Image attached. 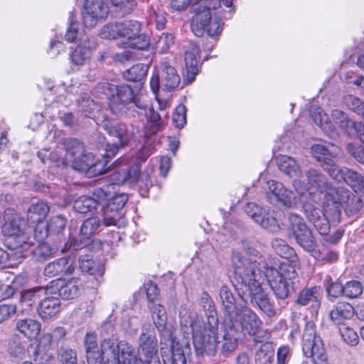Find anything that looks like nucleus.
Returning a JSON list of instances; mask_svg holds the SVG:
<instances>
[{"instance_id":"1","label":"nucleus","mask_w":364,"mask_h":364,"mask_svg":"<svg viewBox=\"0 0 364 364\" xmlns=\"http://www.w3.org/2000/svg\"><path fill=\"white\" fill-rule=\"evenodd\" d=\"M247 251L253 258H245L240 252H233L232 263L235 268L236 284H234L241 296H248L250 304L257 307L268 317H272L276 311L268 295L263 291L262 283L265 278L277 299H286L296 291L297 273L295 268L282 263L278 268L267 267L264 272L259 269L257 259L259 252L247 247Z\"/></svg>"},{"instance_id":"2","label":"nucleus","mask_w":364,"mask_h":364,"mask_svg":"<svg viewBox=\"0 0 364 364\" xmlns=\"http://www.w3.org/2000/svg\"><path fill=\"white\" fill-rule=\"evenodd\" d=\"M199 305L205 314L206 321L183 309L179 314L181 330L184 337L191 336L197 356L214 355L219 325L217 311L210 296L205 291L200 294Z\"/></svg>"},{"instance_id":"3","label":"nucleus","mask_w":364,"mask_h":364,"mask_svg":"<svg viewBox=\"0 0 364 364\" xmlns=\"http://www.w3.org/2000/svg\"><path fill=\"white\" fill-rule=\"evenodd\" d=\"M306 185L304 188L301 187V181L295 179L294 186L300 193L306 188L309 191L310 194H318V197L314 196V201L318 203L323 200L322 203H326V210L328 213L334 215L338 214V202L341 201L337 190L330 183L326 177L319 171L310 168L305 172Z\"/></svg>"},{"instance_id":"4","label":"nucleus","mask_w":364,"mask_h":364,"mask_svg":"<svg viewBox=\"0 0 364 364\" xmlns=\"http://www.w3.org/2000/svg\"><path fill=\"white\" fill-rule=\"evenodd\" d=\"M27 222L18 215L8 218L2 226V232L10 237V245L14 250L28 252L34 245L33 238L29 235Z\"/></svg>"},{"instance_id":"5","label":"nucleus","mask_w":364,"mask_h":364,"mask_svg":"<svg viewBox=\"0 0 364 364\" xmlns=\"http://www.w3.org/2000/svg\"><path fill=\"white\" fill-rule=\"evenodd\" d=\"M224 319L240 336H254L262 325L259 317L250 307L240 306V309L230 317Z\"/></svg>"},{"instance_id":"6","label":"nucleus","mask_w":364,"mask_h":364,"mask_svg":"<svg viewBox=\"0 0 364 364\" xmlns=\"http://www.w3.org/2000/svg\"><path fill=\"white\" fill-rule=\"evenodd\" d=\"M302 350L306 357L312 358L314 364H328L322 340L316 335V325L307 322L302 336Z\"/></svg>"},{"instance_id":"7","label":"nucleus","mask_w":364,"mask_h":364,"mask_svg":"<svg viewBox=\"0 0 364 364\" xmlns=\"http://www.w3.org/2000/svg\"><path fill=\"white\" fill-rule=\"evenodd\" d=\"M141 86L142 83H137L134 88L127 84L117 85L115 94L109 99V108L111 112L119 117L125 115Z\"/></svg>"},{"instance_id":"8","label":"nucleus","mask_w":364,"mask_h":364,"mask_svg":"<svg viewBox=\"0 0 364 364\" xmlns=\"http://www.w3.org/2000/svg\"><path fill=\"white\" fill-rule=\"evenodd\" d=\"M181 82L175 68L168 63H164L160 65L157 75L150 80V87L155 94L161 89L163 91H172L176 89Z\"/></svg>"},{"instance_id":"9","label":"nucleus","mask_w":364,"mask_h":364,"mask_svg":"<svg viewBox=\"0 0 364 364\" xmlns=\"http://www.w3.org/2000/svg\"><path fill=\"white\" fill-rule=\"evenodd\" d=\"M289 222V230L299 245L308 252L314 251L316 242L304 219L297 214L290 213Z\"/></svg>"},{"instance_id":"10","label":"nucleus","mask_w":364,"mask_h":364,"mask_svg":"<svg viewBox=\"0 0 364 364\" xmlns=\"http://www.w3.org/2000/svg\"><path fill=\"white\" fill-rule=\"evenodd\" d=\"M341 203V200L338 202V214L336 216L326 211V203H322L323 207V211L318 208H315L311 204H306L304 205L306 216L321 235H326L329 232V218L336 220L339 218L340 206Z\"/></svg>"},{"instance_id":"11","label":"nucleus","mask_w":364,"mask_h":364,"mask_svg":"<svg viewBox=\"0 0 364 364\" xmlns=\"http://www.w3.org/2000/svg\"><path fill=\"white\" fill-rule=\"evenodd\" d=\"M105 203L101 205V214L105 226L117 225L122 218V210L128 200L126 193H118L108 200L106 194Z\"/></svg>"},{"instance_id":"12","label":"nucleus","mask_w":364,"mask_h":364,"mask_svg":"<svg viewBox=\"0 0 364 364\" xmlns=\"http://www.w3.org/2000/svg\"><path fill=\"white\" fill-rule=\"evenodd\" d=\"M140 23L136 21L113 22L103 26L100 36L102 38L114 39L118 37L133 38L140 33Z\"/></svg>"},{"instance_id":"13","label":"nucleus","mask_w":364,"mask_h":364,"mask_svg":"<svg viewBox=\"0 0 364 364\" xmlns=\"http://www.w3.org/2000/svg\"><path fill=\"white\" fill-rule=\"evenodd\" d=\"M215 4H208V0H200L192 6L193 12L195 14L191 21V28L196 36L200 37L203 35L211 18L210 9H215Z\"/></svg>"},{"instance_id":"14","label":"nucleus","mask_w":364,"mask_h":364,"mask_svg":"<svg viewBox=\"0 0 364 364\" xmlns=\"http://www.w3.org/2000/svg\"><path fill=\"white\" fill-rule=\"evenodd\" d=\"M106 191L102 188H96L92 196H82L77 198L73 204L74 210L82 214L97 212L101 214V205L104 204Z\"/></svg>"},{"instance_id":"15","label":"nucleus","mask_w":364,"mask_h":364,"mask_svg":"<svg viewBox=\"0 0 364 364\" xmlns=\"http://www.w3.org/2000/svg\"><path fill=\"white\" fill-rule=\"evenodd\" d=\"M266 198L272 204L282 203L284 206L290 208L295 204L294 193L287 188L282 183L274 180L267 181Z\"/></svg>"},{"instance_id":"16","label":"nucleus","mask_w":364,"mask_h":364,"mask_svg":"<svg viewBox=\"0 0 364 364\" xmlns=\"http://www.w3.org/2000/svg\"><path fill=\"white\" fill-rule=\"evenodd\" d=\"M139 356L142 360H148L157 356V340L150 323L144 324L139 338Z\"/></svg>"},{"instance_id":"17","label":"nucleus","mask_w":364,"mask_h":364,"mask_svg":"<svg viewBox=\"0 0 364 364\" xmlns=\"http://www.w3.org/2000/svg\"><path fill=\"white\" fill-rule=\"evenodd\" d=\"M124 343L125 341H118L114 338L102 340L97 364H119L122 344Z\"/></svg>"},{"instance_id":"18","label":"nucleus","mask_w":364,"mask_h":364,"mask_svg":"<svg viewBox=\"0 0 364 364\" xmlns=\"http://www.w3.org/2000/svg\"><path fill=\"white\" fill-rule=\"evenodd\" d=\"M108 14V6L102 0H85L82 14L83 23L87 28H92L99 19L106 18Z\"/></svg>"},{"instance_id":"19","label":"nucleus","mask_w":364,"mask_h":364,"mask_svg":"<svg viewBox=\"0 0 364 364\" xmlns=\"http://www.w3.org/2000/svg\"><path fill=\"white\" fill-rule=\"evenodd\" d=\"M222 332L223 336L220 341L218 340V333H217L216 348L219 345L220 354L224 357H228L237 349L238 341L242 336L225 319L223 323Z\"/></svg>"},{"instance_id":"20","label":"nucleus","mask_w":364,"mask_h":364,"mask_svg":"<svg viewBox=\"0 0 364 364\" xmlns=\"http://www.w3.org/2000/svg\"><path fill=\"white\" fill-rule=\"evenodd\" d=\"M246 214L258 223L262 228L272 232L279 229L277 221L264 208L254 203H249L245 208Z\"/></svg>"},{"instance_id":"21","label":"nucleus","mask_w":364,"mask_h":364,"mask_svg":"<svg viewBox=\"0 0 364 364\" xmlns=\"http://www.w3.org/2000/svg\"><path fill=\"white\" fill-rule=\"evenodd\" d=\"M335 124L338 125L348 135L356 134L360 141L364 144V125L350 119L346 114L339 109H334L331 114Z\"/></svg>"},{"instance_id":"22","label":"nucleus","mask_w":364,"mask_h":364,"mask_svg":"<svg viewBox=\"0 0 364 364\" xmlns=\"http://www.w3.org/2000/svg\"><path fill=\"white\" fill-rule=\"evenodd\" d=\"M191 348L188 342L183 343L173 341L172 346L167 352L162 353V359L164 364H186V357Z\"/></svg>"},{"instance_id":"23","label":"nucleus","mask_w":364,"mask_h":364,"mask_svg":"<svg viewBox=\"0 0 364 364\" xmlns=\"http://www.w3.org/2000/svg\"><path fill=\"white\" fill-rule=\"evenodd\" d=\"M100 226L101 220L99 218L92 217L86 219L82 223L80 230V242H75L73 245L74 249L89 248L90 237L98 232Z\"/></svg>"},{"instance_id":"24","label":"nucleus","mask_w":364,"mask_h":364,"mask_svg":"<svg viewBox=\"0 0 364 364\" xmlns=\"http://www.w3.org/2000/svg\"><path fill=\"white\" fill-rule=\"evenodd\" d=\"M48 287H39L26 290L21 293L17 309L22 314H28L39 299L47 293Z\"/></svg>"},{"instance_id":"25","label":"nucleus","mask_w":364,"mask_h":364,"mask_svg":"<svg viewBox=\"0 0 364 364\" xmlns=\"http://www.w3.org/2000/svg\"><path fill=\"white\" fill-rule=\"evenodd\" d=\"M74 270L73 261L62 257L47 264L44 268V275L48 277H62L72 274Z\"/></svg>"},{"instance_id":"26","label":"nucleus","mask_w":364,"mask_h":364,"mask_svg":"<svg viewBox=\"0 0 364 364\" xmlns=\"http://www.w3.org/2000/svg\"><path fill=\"white\" fill-rule=\"evenodd\" d=\"M74 169L92 173L95 175L102 174L104 169L102 163L95 159L92 153H85L84 151L82 156L75 159L71 164Z\"/></svg>"},{"instance_id":"27","label":"nucleus","mask_w":364,"mask_h":364,"mask_svg":"<svg viewBox=\"0 0 364 364\" xmlns=\"http://www.w3.org/2000/svg\"><path fill=\"white\" fill-rule=\"evenodd\" d=\"M95 48L96 43L93 40L89 38L81 40L77 46L70 53L71 62L76 65H83Z\"/></svg>"},{"instance_id":"28","label":"nucleus","mask_w":364,"mask_h":364,"mask_svg":"<svg viewBox=\"0 0 364 364\" xmlns=\"http://www.w3.org/2000/svg\"><path fill=\"white\" fill-rule=\"evenodd\" d=\"M354 314L353 306L348 302H338L329 311L331 321L336 326H345Z\"/></svg>"},{"instance_id":"29","label":"nucleus","mask_w":364,"mask_h":364,"mask_svg":"<svg viewBox=\"0 0 364 364\" xmlns=\"http://www.w3.org/2000/svg\"><path fill=\"white\" fill-rule=\"evenodd\" d=\"M83 348L87 364H97L100 351L97 342V336L95 332H88L83 339Z\"/></svg>"},{"instance_id":"30","label":"nucleus","mask_w":364,"mask_h":364,"mask_svg":"<svg viewBox=\"0 0 364 364\" xmlns=\"http://www.w3.org/2000/svg\"><path fill=\"white\" fill-rule=\"evenodd\" d=\"M200 53L198 46L196 43H191V49L185 52V65L186 70V80L191 83L198 73V62L196 55Z\"/></svg>"},{"instance_id":"31","label":"nucleus","mask_w":364,"mask_h":364,"mask_svg":"<svg viewBox=\"0 0 364 364\" xmlns=\"http://www.w3.org/2000/svg\"><path fill=\"white\" fill-rule=\"evenodd\" d=\"M105 129L110 136L118 139L121 147L127 146L131 140L132 135L129 132L126 124L118 122H107L105 124Z\"/></svg>"},{"instance_id":"32","label":"nucleus","mask_w":364,"mask_h":364,"mask_svg":"<svg viewBox=\"0 0 364 364\" xmlns=\"http://www.w3.org/2000/svg\"><path fill=\"white\" fill-rule=\"evenodd\" d=\"M310 114L314 122L320 127L326 135L331 138H334L337 136V132L333 125L328 121V116L320 107H312L310 109Z\"/></svg>"},{"instance_id":"33","label":"nucleus","mask_w":364,"mask_h":364,"mask_svg":"<svg viewBox=\"0 0 364 364\" xmlns=\"http://www.w3.org/2000/svg\"><path fill=\"white\" fill-rule=\"evenodd\" d=\"M219 294L224 310L225 318L231 316L240 306L237 305L232 292L227 286H222L220 287Z\"/></svg>"},{"instance_id":"34","label":"nucleus","mask_w":364,"mask_h":364,"mask_svg":"<svg viewBox=\"0 0 364 364\" xmlns=\"http://www.w3.org/2000/svg\"><path fill=\"white\" fill-rule=\"evenodd\" d=\"M60 301L57 297H46L39 304L38 314L43 319H48L60 311Z\"/></svg>"},{"instance_id":"35","label":"nucleus","mask_w":364,"mask_h":364,"mask_svg":"<svg viewBox=\"0 0 364 364\" xmlns=\"http://www.w3.org/2000/svg\"><path fill=\"white\" fill-rule=\"evenodd\" d=\"M41 323L32 318L20 319L16 324V329L30 339L38 336L41 331Z\"/></svg>"},{"instance_id":"36","label":"nucleus","mask_w":364,"mask_h":364,"mask_svg":"<svg viewBox=\"0 0 364 364\" xmlns=\"http://www.w3.org/2000/svg\"><path fill=\"white\" fill-rule=\"evenodd\" d=\"M277 164L279 169L291 178L298 177L301 175L299 164L294 159L285 155L277 158Z\"/></svg>"},{"instance_id":"37","label":"nucleus","mask_w":364,"mask_h":364,"mask_svg":"<svg viewBox=\"0 0 364 364\" xmlns=\"http://www.w3.org/2000/svg\"><path fill=\"white\" fill-rule=\"evenodd\" d=\"M327 146L323 144H315L311 146V153L316 160L321 164L332 159L337 155V151L332 144Z\"/></svg>"},{"instance_id":"38","label":"nucleus","mask_w":364,"mask_h":364,"mask_svg":"<svg viewBox=\"0 0 364 364\" xmlns=\"http://www.w3.org/2000/svg\"><path fill=\"white\" fill-rule=\"evenodd\" d=\"M63 145L66 152L65 159L68 164H72L85 151L82 144L76 139H67Z\"/></svg>"},{"instance_id":"39","label":"nucleus","mask_w":364,"mask_h":364,"mask_svg":"<svg viewBox=\"0 0 364 364\" xmlns=\"http://www.w3.org/2000/svg\"><path fill=\"white\" fill-rule=\"evenodd\" d=\"M296 304L301 306L311 304L313 307H318L320 301L318 298V292L315 287L304 288L297 295Z\"/></svg>"},{"instance_id":"40","label":"nucleus","mask_w":364,"mask_h":364,"mask_svg":"<svg viewBox=\"0 0 364 364\" xmlns=\"http://www.w3.org/2000/svg\"><path fill=\"white\" fill-rule=\"evenodd\" d=\"M64 281L59 280L56 282L58 294L63 299H73L77 296L79 293V287L75 280H69L65 284Z\"/></svg>"},{"instance_id":"41","label":"nucleus","mask_w":364,"mask_h":364,"mask_svg":"<svg viewBox=\"0 0 364 364\" xmlns=\"http://www.w3.org/2000/svg\"><path fill=\"white\" fill-rule=\"evenodd\" d=\"M149 66L144 63H138L123 73V77L127 81L141 83V81L146 75Z\"/></svg>"},{"instance_id":"42","label":"nucleus","mask_w":364,"mask_h":364,"mask_svg":"<svg viewBox=\"0 0 364 364\" xmlns=\"http://www.w3.org/2000/svg\"><path fill=\"white\" fill-rule=\"evenodd\" d=\"M48 205L43 201L32 204L28 210V217L33 222H41L45 219L49 212Z\"/></svg>"},{"instance_id":"43","label":"nucleus","mask_w":364,"mask_h":364,"mask_svg":"<svg viewBox=\"0 0 364 364\" xmlns=\"http://www.w3.org/2000/svg\"><path fill=\"white\" fill-rule=\"evenodd\" d=\"M149 307L156 328L159 331H163L165 328L167 318L164 307L156 303L151 304Z\"/></svg>"},{"instance_id":"44","label":"nucleus","mask_w":364,"mask_h":364,"mask_svg":"<svg viewBox=\"0 0 364 364\" xmlns=\"http://www.w3.org/2000/svg\"><path fill=\"white\" fill-rule=\"evenodd\" d=\"M274 350L271 343H265L260 346L255 353L256 364H272Z\"/></svg>"},{"instance_id":"45","label":"nucleus","mask_w":364,"mask_h":364,"mask_svg":"<svg viewBox=\"0 0 364 364\" xmlns=\"http://www.w3.org/2000/svg\"><path fill=\"white\" fill-rule=\"evenodd\" d=\"M33 259L43 262L54 255V251L46 242H38V245L31 252Z\"/></svg>"},{"instance_id":"46","label":"nucleus","mask_w":364,"mask_h":364,"mask_svg":"<svg viewBox=\"0 0 364 364\" xmlns=\"http://www.w3.org/2000/svg\"><path fill=\"white\" fill-rule=\"evenodd\" d=\"M119 364H143V360L137 356L134 349L125 342L122 344Z\"/></svg>"},{"instance_id":"47","label":"nucleus","mask_w":364,"mask_h":364,"mask_svg":"<svg viewBox=\"0 0 364 364\" xmlns=\"http://www.w3.org/2000/svg\"><path fill=\"white\" fill-rule=\"evenodd\" d=\"M272 246L275 252L282 257L291 259V261H294V258L296 257L294 249L282 239L274 238L272 241Z\"/></svg>"},{"instance_id":"48","label":"nucleus","mask_w":364,"mask_h":364,"mask_svg":"<svg viewBox=\"0 0 364 364\" xmlns=\"http://www.w3.org/2000/svg\"><path fill=\"white\" fill-rule=\"evenodd\" d=\"M26 342L22 341L19 337L15 336L9 342L8 350L11 357L23 359L26 354Z\"/></svg>"},{"instance_id":"49","label":"nucleus","mask_w":364,"mask_h":364,"mask_svg":"<svg viewBox=\"0 0 364 364\" xmlns=\"http://www.w3.org/2000/svg\"><path fill=\"white\" fill-rule=\"evenodd\" d=\"M79 266L82 272L89 274L101 277L104 274V268L98 263H95L91 259L79 258Z\"/></svg>"},{"instance_id":"50","label":"nucleus","mask_w":364,"mask_h":364,"mask_svg":"<svg viewBox=\"0 0 364 364\" xmlns=\"http://www.w3.org/2000/svg\"><path fill=\"white\" fill-rule=\"evenodd\" d=\"M363 291V286L359 281L351 280L344 284V297L348 299L360 298Z\"/></svg>"},{"instance_id":"51","label":"nucleus","mask_w":364,"mask_h":364,"mask_svg":"<svg viewBox=\"0 0 364 364\" xmlns=\"http://www.w3.org/2000/svg\"><path fill=\"white\" fill-rule=\"evenodd\" d=\"M321 167L328 173L330 176L336 181L341 182L344 178V168H341L335 164L333 159L326 161L325 164H321Z\"/></svg>"},{"instance_id":"52","label":"nucleus","mask_w":364,"mask_h":364,"mask_svg":"<svg viewBox=\"0 0 364 364\" xmlns=\"http://www.w3.org/2000/svg\"><path fill=\"white\" fill-rule=\"evenodd\" d=\"M343 102L353 112L362 116L364 119V102L353 95H347L343 97Z\"/></svg>"},{"instance_id":"53","label":"nucleus","mask_w":364,"mask_h":364,"mask_svg":"<svg viewBox=\"0 0 364 364\" xmlns=\"http://www.w3.org/2000/svg\"><path fill=\"white\" fill-rule=\"evenodd\" d=\"M77 102L79 111L83 113L86 117H90L97 108V105L90 99L87 94L81 95Z\"/></svg>"},{"instance_id":"54","label":"nucleus","mask_w":364,"mask_h":364,"mask_svg":"<svg viewBox=\"0 0 364 364\" xmlns=\"http://www.w3.org/2000/svg\"><path fill=\"white\" fill-rule=\"evenodd\" d=\"M343 181L354 188L359 189L364 180V177L358 172L348 168H344Z\"/></svg>"},{"instance_id":"55","label":"nucleus","mask_w":364,"mask_h":364,"mask_svg":"<svg viewBox=\"0 0 364 364\" xmlns=\"http://www.w3.org/2000/svg\"><path fill=\"white\" fill-rule=\"evenodd\" d=\"M340 334L346 343L351 346H355L359 342L357 333L351 328L343 326L339 328Z\"/></svg>"},{"instance_id":"56","label":"nucleus","mask_w":364,"mask_h":364,"mask_svg":"<svg viewBox=\"0 0 364 364\" xmlns=\"http://www.w3.org/2000/svg\"><path fill=\"white\" fill-rule=\"evenodd\" d=\"M58 357L62 364H77V353L71 348H60L58 350Z\"/></svg>"},{"instance_id":"57","label":"nucleus","mask_w":364,"mask_h":364,"mask_svg":"<svg viewBox=\"0 0 364 364\" xmlns=\"http://www.w3.org/2000/svg\"><path fill=\"white\" fill-rule=\"evenodd\" d=\"M149 123L150 124V133L149 134H156L161 129V118L158 112H156L152 107L149 109L147 113Z\"/></svg>"},{"instance_id":"58","label":"nucleus","mask_w":364,"mask_h":364,"mask_svg":"<svg viewBox=\"0 0 364 364\" xmlns=\"http://www.w3.org/2000/svg\"><path fill=\"white\" fill-rule=\"evenodd\" d=\"M173 122L177 128L181 129L186 124V108L179 105L173 114Z\"/></svg>"},{"instance_id":"59","label":"nucleus","mask_w":364,"mask_h":364,"mask_svg":"<svg viewBox=\"0 0 364 364\" xmlns=\"http://www.w3.org/2000/svg\"><path fill=\"white\" fill-rule=\"evenodd\" d=\"M326 290L328 297L337 299L340 296L344 297V285L338 282H331L326 287Z\"/></svg>"},{"instance_id":"60","label":"nucleus","mask_w":364,"mask_h":364,"mask_svg":"<svg viewBox=\"0 0 364 364\" xmlns=\"http://www.w3.org/2000/svg\"><path fill=\"white\" fill-rule=\"evenodd\" d=\"M66 225V220L61 215H56L50 220L47 224L48 230L52 232H59L63 230Z\"/></svg>"},{"instance_id":"61","label":"nucleus","mask_w":364,"mask_h":364,"mask_svg":"<svg viewBox=\"0 0 364 364\" xmlns=\"http://www.w3.org/2000/svg\"><path fill=\"white\" fill-rule=\"evenodd\" d=\"M128 41H129L127 43V46L138 50H143L149 44V41L146 38V36H141L139 33L137 36L133 38H129Z\"/></svg>"},{"instance_id":"62","label":"nucleus","mask_w":364,"mask_h":364,"mask_svg":"<svg viewBox=\"0 0 364 364\" xmlns=\"http://www.w3.org/2000/svg\"><path fill=\"white\" fill-rule=\"evenodd\" d=\"M348 152L360 164L364 165V147L348 144L346 146Z\"/></svg>"},{"instance_id":"63","label":"nucleus","mask_w":364,"mask_h":364,"mask_svg":"<svg viewBox=\"0 0 364 364\" xmlns=\"http://www.w3.org/2000/svg\"><path fill=\"white\" fill-rule=\"evenodd\" d=\"M173 43L174 38L172 34L162 33L156 43V46L158 48H160L161 51L166 52L169 49L171 46L173 44Z\"/></svg>"},{"instance_id":"64","label":"nucleus","mask_w":364,"mask_h":364,"mask_svg":"<svg viewBox=\"0 0 364 364\" xmlns=\"http://www.w3.org/2000/svg\"><path fill=\"white\" fill-rule=\"evenodd\" d=\"M291 357L290 348L287 346L279 347L277 353V364H287Z\"/></svg>"}]
</instances>
